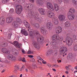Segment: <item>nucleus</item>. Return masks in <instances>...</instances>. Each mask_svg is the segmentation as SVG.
Wrapping results in <instances>:
<instances>
[{"label": "nucleus", "mask_w": 77, "mask_h": 77, "mask_svg": "<svg viewBox=\"0 0 77 77\" xmlns=\"http://www.w3.org/2000/svg\"><path fill=\"white\" fill-rule=\"evenodd\" d=\"M33 46L36 49H39L40 47L38 43L36 42H34L33 43Z\"/></svg>", "instance_id": "obj_14"}, {"label": "nucleus", "mask_w": 77, "mask_h": 77, "mask_svg": "<svg viewBox=\"0 0 77 77\" xmlns=\"http://www.w3.org/2000/svg\"><path fill=\"white\" fill-rule=\"evenodd\" d=\"M67 51V48L65 47H61L60 49V53L66 55V53Z\"/></svg>", "instance_id": "obj_4"}, {"label": "nucleus", "mask_w": 77, "mask_h": 77, "mask_svg": "<svg viewBox=\"0 0 77 77\" xmlns=\"http://www.w3.org/2000/svg\"><path fill=\"white\" fill-rule=\"evenodd\" d=\"M76 37H77V36H76L75 35H73V36H72L73 39V40L76 39Z\"/></svg>", "instance_id": "obj_42"}, {"label": "nucleus", "mask_w": 77, "mask_h": 77, "mask_svg": "<svg viewBox=\"0 0 77 77\" xmlns=\"http://www.w3.org/2000/svg\"><path fill=\"white\" fill-rule=\"evenodd\" d=\"M29 35L31 39H33L34 38V36L33 32L31 31L29 32Z\"/></svg>", "instance_id": "obj_29"}, {"label": "nucleus", "mask_w": 77, "mask_h": 77, "mask_svg": "<svg viewBox=\"0 0 77 77\" xmlns=\"http://www.w3.org/2000/svg\"><path fill=\"white\" fill-rule=\"evenodd\" d=\"M56 30L60 33L62 32V28L60 26H57L56 28Z\"/></svg>", "instance_id": "obj_25"}, {"label": "nucleus", "mask_w": 77, "mask_h": 77, "mask_svg": "<svg viewBox=\"0 0 77 77\" xmlns=\"http://www.w3.org/2000/svg\"><path fill=\"white\" fill-rule=\"evenodd\" d=\"M72 67V66L71 65H69L68 66H66L65 67V68H70Z\"/></svg>", "instance_id": "obj_55"}, {"label": "nucleus", "mask_w": 77, "mask_h": 77, "mask_svg": "<svg viewBox=\"0 0 77 77\" xmlns=\"http://www.w3.org/2000/svg\"><path fill=\"white\" fill-rule=\"evenodd\" d=\"M23 23L27 28H29L30 27L29 24L27 23L26 20H24Z\"/></svg>", "instance_id": "obj_26"}, {"label": "nucleus", "mask_w": 77, "mask_h": 77, "mask_svg": "<svg viewBox=\"0 0 77 77\" xmlns=\"http://www.w3.org/2000/svg\"><path fill=\"white\" fill-rule=\"evenodd\" d=\"M48 17L50 18H54L55 17V15L54 13L51 11L48 12Z\"/></svg>", "instance_id": "obj_9"}, {"label": "nucleus", "mask_w": 77, "mask_h": 77, "mask_svg": "<svg viewBox=\"0 0 77 77\" xmlns=\"http://www.w3.org/2000/svg\"><path fill=\"white\" fill-rule=\"evenodd\" d=\"M5 23V19L4 18L1 17L0 19V25L1 26H3L4 25Z\"/></svg>", "instance_id": "obj_20"}, {"label": "nucleus", "mask_w": 77, "mask_h": 77, "mask_svg": "<svg viewBox=\"0 0 77 77\" xmlns=\"http://www.w3.org/2000/svg\"><path fill=\"white\" fill-rule=\"evenodd\" d=\"M14 68H19V66L17 65H15L14 66Z\"/></svg>", "instance_id": "obj_61"}, {"label": "nucleus", "mask_w": 77, "mask_h": 77, "mask_svg": "<svg viewBox=\"0 0 77 77\" xmlns=\"http://www.w3.org/2000/svg\"><path fill=\"white\" fill-rule=\"evenodd\" d=\"M68 57L70 58H72V55L71 53H70L68 56Z\"/></svg>", "instance_id": "obj_41"}, {"label": "nucleus", "mask_w": 77, "mask_h": 77, "mask_svg": "<svg viewBox=\"0 0 77 77\" xmlns=\"http://www.w3.org/2000/svg\"><path fill=\"white\" fill-rule=\"evenodd\" d=\"M37 4V5H42V3H43V2H42L41 0H37L36 1Z\"/></svg>", "instance_id": "obj_32"}, {"label": "nucleus", "mask_w": 77, "mask_h": 77, "mask_svg": "<svg viewBox=\"0 0 77 77\" xmlns=\"http://www.w3.org/2000/svg\"><path fill=\"white\" fill-rule=\"evenodd\" d=\"M18 51H17V52H15L14 53V55H18Z\"/></svg>", "instance_id": "obj_48"}, {"label": "nucleus", "mask_w": 77, "mask_h": 77, "mask_svg": "<svg viewBox=\"0 0 77 77\" xmlns=\"http://www.w3.org/2000/svg\"><path fill=\"white\" fill-rule=\"evenodd\" d=\"M33 7V5L31 4H26L24 8L25 10H27L28 8H31Z\"/></svg>", "instance_id": "obj_8"}, {"label": "nucleus", "mask_w": 77, "mask_h": 77, "mask_svg": "<svg viewBox=\"0 0 77 77\" xmlns=\"http://www.w3.org/2000/svg\"><path fill=\"white\" fill-rule=\"evenodd\" d=\"M44 40V38L43 36H39L37 37V41L38 42H43Z\"/></svg>", "instance_id": "obj_16"}, {"label": "nucleus", "mask_w": 77, "mask_h": 77, "mask_svg": "<svg viewBox=\"0 0 77 77\" xmlns=\"http://www.w3.org/2000/svg\"><path fill=\"white\" fill-rule=\"evenodd\" d=\"M20 60H21L23 62H26V60H25V58H20Z\"/></svg>", "instance_id": "obj_39"}, {"label": "nucleus", "mask_w": 77, "mask_h": 77, "mask_svg": "<svg viewBox=\"0 0 77 77\" xmlns=\"http://www.w3.org/2000/svg\"><path fill=\"white\" fill-rule=\"evenodd\" d=\"M75 13V10L73 8H71L70 9L69 11V14L71 15H74Z\"/></svg>", "instance_id": "obj_23"}, {"label": "nucleus", "mask_w": 77, "mask_h": 77, "mask_svg": "<svg viewBox=\"0 0 77 77\" xmlns=\"http://www.w3.org/2000/svg\"><path fill=\"white\" fill-rule=\"evenodd\" d=\"M22 52L23 54H24L26 52H25V51H24V50L23 49H22Z\"/></svg>", "instance_id": "obj_49"}, {"label": "nucleus", "mask_w": 77, "mask_h": 77, "mask_svg": "<svg viewBox=\"0 0 77 77\" xmlns=\"http://www.w3.org/2000/svg\"><path fill=\"white\" fill-rule=\"evenodd\" d=\"M66 44L69 46L72 45L73 43L72 38L69 37L68 39V38H66Z\"/></svg>", "instance_id": "obj_3"}, {"label": "nucleus", "mask_w": 77, "mask_h": 77, "mask_svg": "<svg viewBox=\"0 0 77 77\" xmlns=\"http://www.w3.org/2000/svg\"><path fill=\"white\" fill-rule=\"evenodd\" d=\"M28 57L30 58H32L33 57V56L32 55H29L28 56Z\"/></svg>", "instance_id": "obj_58"}, {"label": "nucleus", "mask_w": 77, "mask_h": 77, "mask_svg": "<svg viewBox=\"0 0 77 77\" xmlns=\"http://www.w3.org/2000/svg\"><path fill=\"white\" fill-rule=\"evenodd\" d=\"M52 51L51 50H48V52L46 53V56H48L49 55H50L52 53Z\"/></svg>", "instance_id": "obj_31"}, {"label": "nucleus", "mask_w": 77, "mask_h": 77, "mask_svg": "<svg viewBox=\"0 0 77 77\" xmlns=\"http://www.w3.org/2000/svg\"><path fill=\"white\" fill-rule=\"evenodd\" d=\"M39 32L38 31H34V36H37L38 35H39Z\"/></svg>", "instance_id": "obj_37"}, {"label": "nucleus", "mask_w": 77, "mask_h": 77, "mask_svg": "<svg viewBox=\"0 0 77 77\" xmlns=\"http://www.w3.org/2000/svg\"><path fill=\"white\" fill-rule=\"evenodd\" d=\"M63 40V38L62 37H59V39L58 40L59 41H62Z\"/></svg>", "instance_id": "obj_50"}, {"label": "nucleus", "mask_w": 77, "mask_h": 77, "mask_svg": "<svg viewBox=\"0 0 77 77\" xmlns=\"http://www.w3.org/2000/svg\"><path fill=\"white\" fill-rule=\"evenodd\" d=\"M47 7L51 11H54V7L53 5L50 2L47 3Z\"/></svg>", "instance_id": "obj_5"}, {"label": "nucleus", "mask_w": 77, "mask_h": 77, "mask_svg": "<svg viewBox=\"0 0 77 77\" xmlns=\"http://www.w3.org/2000/svg\"><path fill=\"white\" fill-rule=\"evenodd\" d=\"M10 43L13 44L14 46L16 47L17 48H20L21 45L19 44L17 42L14 41V43L11 42H10Z\"/></svg>", "instance_id": "obj_6"}, {"label": "nucleus", "mask_w": 77, "mask_h": 77, "mask_svg": "<svg viewBox=\"0 0 77 77\" xmlns=\"http://www.w3.org/2000/svg\"><path fill=\"white\" fill-rule=\"evenodd\" d=\"M5 69H3V71L2 72V73L4 72H5Z\"/></svg>", "instance_id": "obj_62"}, {"label": "nucleus", "mask_w": 77, "mask_h": 77, "mask_svg": "<svg viewBox=\"0 0 77 77\" xmlns=\"http://www.w3.org/2000/svg\"><path fill=\"white\" fill-rule=\"evenodd\" d=\"M9 0H3L2 1L3 3H4V4L7 3L8 2V1Z\"/></svg>", "instance_id": "obj_40"}, {"label": "nucleus", "mask_w": 77, "mask_h": 77, "mask_svg": "<svg viewBox=\"0 0 77 77\" xmlns=\"http://www.w3.org/2000/svg\"><path fill=\"white\" fill-rule=\"evenodd\" d=\"M73 5L76 6L77 4V0H72Z\"/></svg>", "instance_id": "obj_34"}, {"label": "nucleus", "mask_w": 77, "mask_h": 77, "mask_svg": "<svg viewBox=\"0 0 77 77\" xmlns=\"http://www.w3.org/2000/svg\"><path fill=\"white\" fill-rule=\"evenodd\" d=\"M66 69L68 71H70L72 70L70 68H66Z\"/></svg>", "instance_id": "obj_53"}, {"label": "nucleus", "mask_w": 77, "mask_h": 77, "mask_svg": "<svg viewBox=\"0 0 77 77\" xmlns=\"http://www.w3.org/2000/svg\"><path fill=\"white\" fill-rule=\"evenodd\" d=\"M31 51H28V52H27V54H31Z\"/></svg>", "instance_id": "obj_56"}, {"label": "nucleus", "mask_w": 77, "mask_h": 77, "mask_svg": "<svg viewBox=\"0 0 77 77\" xmlns=\"http://www.w3.org/2000/svg\"><path fill=\"white\" fill-rule=\"evenodd\" d=\"M29 0L32 3H34V0Z\"/></svg>", "instance_id": "obj_59"}, {"label": "nucleus", "mask_w": 77, "mask_h": 77, "mask_svg": "<svg viewBox=\"0 0 77 77\" xmlns=\"http://www.w3.org/2000/svg\"><path fill=\"white\" fill-rule=\"evenodd\" d=\"M19 23L15 21L13 23V25L14 26V28H18L19 26Z\"/></svg>", "instance_id": "obj_21"}, {"label": "nucleus", "mask_w": 77, "mask_h": 77, "mask_svg": "<svg viewBox=\"0 0 77 77\" xmlns=\"http://www.w3.org/2000/svg\"><path fill=\"white\" fill-rule=\"evenodd\" d=\"M67 37L66 38L68 39V38H71V35L70 34H68L67 35Z\"/></svg>", "instance_id": "obj_43"}, {"label": "nucleus", "mask_w": 77, "mask_h": 77, "mask_svg": "<svg viewBox=\"0 0 77 77\" xmlns=\"http://www.w3.org/2000/svg\"><path fill=\"white\" fill-rule=\"evenodd\" d=\"M52 70L53 71H54V72H55L56 71V70L55 69H52Z\"/></svg>", "instance_id": "obj_64"}, {"label": "nucleus", "mask_w": 77, "mask_h": 77, "mask_svg": "<svg viewBox=\"0 0 77 77\" xmlns=\"http://www.w3.org/2000/svg\"><path fill=\"white\" fill-rule=\"evenodd\" d=\"M46 26L48 29L50 30L52 29L53 27V24L51 23H47Z\"/></svg>", "instance_id": "obj_7"}, {"label": "nucleus", "mask_w": 77, "mask_h": 77, "mask_svg": "<svg viewBox=\"0 0 77 77\" xmlns=\"http://www.w3.org/2000/svg\"><path fill=\"white\" fill-rule=\"evenodd\" d=\"M38 11L42 15H44L46 13L45 10L43 8H39Z\"/></svg>", "instance_id": "obj_13"}, {"label": "nucleus", "mask_w": 77, "mask_h": 77, "mask_svg": "<svg viewBox=\"0 0 77 77\" xmlns=\"http://www.w3.org/2000/svg\"><path fill=\"white\" fill-rule=\"evenodd\" d=\"M21 32L25 36H27L28 35V33L26 30L24 29H22L21 31Z\"/></svg>", "instance_id": "obj_24"}, {"label": "nucleus", "mask_w": 77, "mask_h": 77, "mask_svg": "<svg viewBox=\"0 0 77 77\" xmlns=\"http://www.w3.org/2000/svg\"><path fill=\"white\" fill-rule=\"evenodd\" d=\"M65 26L69 27L70 26V23L69 22H67L65 23Z\"/></svg>", "instance_id": "obj_33"}, {"label": "nucleus", "mask_w": 77, "mask_h": 77, "mask_svg": "<svg viewBox=\"0 0 77 77\" xmlns=\"http://www.w3.org/2000/svg\"><path fill=\"white\" fill-rule=\"evenodd\" d=\"M13 18L12 17H8L7 18L6 22L8 23H11L13 21Z\"/></svg>", "instance_id": "obj_18"}, {"label": "nucleus", "mask_w": 77, "mask_h": 77, "mask_svg": "<svg viewBox=\"0 0 77 77\" xmlns=\"http://www.w3.org/2000/svg\"><path fill=\"white\" fill-rule=\"evenodd\" d=\"M8 58L11 60H13L14 59V57L12 55H9L8 57Z\"/></svg>", "instance_id": "obj_28"}, {"label": "nucleus", "mask_w": 77, "mask_h": 77, "mask_svg": "<svg viewBox=\"0 0 77 77\" xmlns=\"http://www.w3.org/2000/svg\"><path fill=\"white\" fill-rule=\"evenodd\" d=\"M30 72L31 73V74L32 75H33L35 74V72H34V71L32 70L30 71Z\"/></svg>", "instance_id": "obj_47"}, {"label": "nucleus", "mask_w": 77, "mask_h": 77, "mask_svg": "<svg viewBox=\"0 0 77 77\" xmlns=\"http://www.w3.org/2000/svg\"><path fill=\"white\" fill-rule=\"evenodd\" d=\"M16 20L17 23L19 24H21L22 23V21L21 19L19 17H17L16 18Z\"/></svg>", "instance_id": "obj_27"}, {"label": "nucleus", "mask_w": 77, "mask_h": 77, "mask_svg": "<svg viewBox=\"0 0 77 77\" xmlns=\"http://www.w3.org/2000/svg\"><path fill=\"white\" fill-rule=\"evenodd\" d=\"M29 12L32 14H29V20H30L33 17L35 20H36L38 21L39 23H41L43 21L42 18V17H38L36 16V12L34 10L32 9Z\"/></svg>", "instance_id": "obj_1"}, {"label": "nucleus", "mask_w": 77, "mask_h": 77, "mask_svg": "<svg viewBox=\"0 0 77 77\" xmlns=\"http://www.w3.org/2000/svg\"><path fill=\"white\" fill-rule=\"evenodd\" d=\"M58 3L59 4H60L61 3V2H62V0H58Z\"/></svg>", "instance_id": "obj_51"}, {"label": "nucleus", "mask_w": 77, "mask_h": 77, "mask_svg": "<svg viewBox=\"0 0 77 77\" xmlns=\"http://www.w3.org/2000/svg\"><path fill=\"white\" fill-rule=\"evenodd\" d=\"M58 48L57 45H55V46L53 48L54 49H57Z\"/></svg>", "instance_id": "obj_54"}, {"label": "nucleus", "mask_w": 77, "mask_h": 77, "mask_svg": "<svg viewBox=\"0 0 77 77\" xmlns=\"http://www.w3.org/2000/svg\"><path fill=\"white\" fill-rule=\"evenodd\" d=\"M22 8L21 5H18L16 6V12L18 14H20L22 11Z\"/></svg>", "instance_id": "obj_2"}, {"label": "nucleus", "mask_w": 77, "mask_h": 77, "mask_svg": "<svg viewBox=\"0 0 77 77\" xmlns=\"http://www.w3.org/2000/svg\"><path fill=\"white\" fill-rule=\"evenodd\" d=\"M68 18L70 20H73L74 19L75 16L74 14H69L68 16Z\"/></svg>", "instance_id": "obj_17"}, {"label": "nucleus", "mask_w": 77, "mask_h": 77, "mask_svg": "<svg viewBox=\"0 0 77 77\" xmlns=\"http://www.w3.org/2000/svg\"><path fill=\"white\" fill-rule=\"evenodd\" d=\"M23 68H17V70H19V71H22V70Z\"/></svg>", "instance_id": "obj_46"}, {"label": "nucleus", "mask_w": 77, "mask_h": 77, "mask_svg": "<svg viewBox=\"0 0 77 77\" xmlns=\"http://www.w3.org/2000/svg\"><path fill=\"white\" fill-rule=\"evenodd\" d=\"M73 50L75 51H77V45H75L73 46Z\"/></svg>", "instance_id": "obj_35"}, {"label": "nucleus", "mask_w": 77, "mask_h": 77, "mask_svg": "<svg viewBox=\"0 0 77 77\" xmlns=\"http://www.w3.org/2000/svg\"><path fill=\"white\" fill-rule=\"evenodd\" d=\"M1 46H2V47H5V46H3L2 45H4L5 46V43H3V45H1V44L0 45Z\"/></svg>", "instance_id": "obj_57"}, {"label": "nucleus", "mask_w": 77, "mask_h": 77, "mask_svg": "<svg viewBox=\"0 0 77 77\" xmlns=\"http://www.w3.org/2000/svg\"><path fill=\"white\" fill-rule=\"evenodd\" d=\"M41 31L42 33L44 34V35H46L47 34V31L44 29V28H41Z\"/></svg>", "instance_id": "obj_15"}, {"label": "nucleus", "mask_w": 77, "mask_h": 77, "mask_svg": "<svg viewBox=\"0 0 77 77\" xmlns=\"http://www.w3.org/2000/svg\"><path fill=\"white\" fill-rule=\"evenodd\" d=\"M34 26L36 27V28L38 29L39 28L40 26L38 24L36 23L34 25Z\"/></svg>", "instance_id": "obj_38"}, {"label": "nucleus", "mask_w": 77, "mask_h": 77, "mask_svg": "<svg viewBox=\"0 0 77 77\" xmlns=\"http://www.w3.org/2000/svg\"><path fill=\"white\" fill-rule=\"evenodd\" d=\"M66 18V16L63 14L60 15L58 17V18L60 20L63 21L65 20Z\"/></svg>", "instance_id": "obj_12"}, {"label": "nucleus", "mask_w": 77, "mask_h": 77, "mask_svg": "<svg viewBox=\"0 0 77 77\" xmlns=\"http://www.w3.org/2000/svg\"><path fill=\"white\" fill-rule=\"evenodd\" d=\"M47 65L50 68H51V67H52V66H51V64H48Z\"/></svg>", "instance_id": "obj_52"}, {"label": "nucleus", "mask_w": 77, "mask_h": 77, "mask_svg": "<svg viewBox=\"0 0 77 77\" xmlns=\"http://www.w3.org/2000/svg\"><path fill=\"white\" fill-rule=\"evenodd\" d=\"M42 63H43V64H46V62H44L43 61H42Z\"/></svg>", "instance_id": "obj_63"}, {"label": "nucleus", "mask_w": 77, "mask_h": 77, "mask_svg": "<svg viewBox=\"0 0 77 77\" xmlns=\"http://www.w3.org/2000/svg\"><path fill=\"white\" fill-rule=\"evenodd\" d=\"M57 41H52L51 43L50 44L51 45H52L55 46L57 45Z\"/></svg>", "instance_id": "obj_30"}, {"label": "nucleus", "mask_w": 77, "mask_h": 77, "mask_svg": "<svg viewBox=\"0 0 77 77\" xmlns=\"http://www.w3.org/2000/svg\"><path fill=\"white\" fill-rule=\"evenodd\" d=\"M2 52L4 53H6L7 54H10L9 51H8L7 48H2Z\"/></svg>", "instance_id": "obj_19"}, {"label": "nucleus", "mask_w": 77, "mask_h": 77, "mask_svg": "<svg viewBox=\"0 0 77 77\" xmlns=\"http://www.w3.org/2000/svg\"><path fill=\"white\" fill-rule=\"evenodd\" d=\"M53 40L55 41H57L59 40V36L58 35H54L51 37Z\"/></svg>", "instance_id": "obj_10"}, {"label": "nucleus", "mask_w": 77, "mask_h": 77, "mask_svg": "<svg viewBox=\"0 0 77 77\" xmlns=\"http://www.w3.org/2000/svg\"><path fill=\"white\" fill-rule=\"evenodd\" d=\"M18 0V2H19L20 3H22V2H24V1L23 0Z\"/></svg>", "instance_id": "obj_45"}, {"label": "nucleus", "mask_w": 77, "mask_h": 77, "mask_svg": "<svg viewBox=\"0 0 77 77\" xmlns=\"http://www.w3.org/2000/svg\"><path fill=\"white\" fill-rule=\"evenodd\" d=\"M54 8L55 11H58L59 10V6L57 4H54Z\"/></svg>", "instance_id": "obj_22"}, {"label": "nucleus", "mask_w": 77, "mask_h": 77, "mask_svg": "<svg viewBox=\"0 0 77 77\" xmlns=\"http://www.w3.org/2000/svg\"><path fill=\"white\" fill-rule=\"evenodd\" d=\"M52 67H53L54 68H57V67H58V65H52Z\"/></svg>", "instance_id": "obj_44"}, {"label": "nucleus", "mask_w": 77, "mask_h": 77, "mask_svg": "<svg viewBox=\"0 0 77 77\" xmlns=\"http://www.w3.org/2000/svg\"><path fill=\"white\" fill-rule=\"evenodd\" d=\"M53 21L54 24L57 25L59 24V20H58V18L57 17H54L53 19Z\"/></svg>", "instance_id": "obj_11"}, {"label": "nucleus", "mask_w": 77, "mask_h": 77, "mask_svg": "<svg viewBox=\"0 0 77 77\" xmlns=\"http://www.w3.org/2000/svg\"><path fill=\"white\" fill-rule=\"evenodd\" d=\"M14 12V9L12 8L10 10L9 13L10 14H12Z\"/></svg>", "instance_id": "obj_36"}, {"label": "nucleus", "mask_w": 77, "mask_h": 77, "mask_svg": "<svg viewBox=\"0 0 77 77\" xmlns=\"http://www.w3.org/2000/svg\"><path fill=\"white\" fill-rule=\"evenodd\" d=\"M11 35H12V33H10L8 35V36H10V37H11Z\"/></svg>", "instance_id": "obj_60"}]
</instances>
